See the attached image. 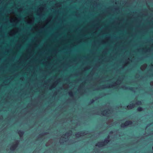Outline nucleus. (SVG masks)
I'll use <instances>...</instances> for the list:
<instances>
[{
	"mask_svg": "<svg viewBox=\"0 0 153 153\" xmlns=\"http://www.w3.org/2000/svg\"><path fill=\"white\" fill-rule=\"evenodd\" d=\"M103 109L101 108H100V111H98L96 113V114L100 115H102L106 117H111L112 115V111L111 109H108L107 110H105L103 111H102Z\"/></svg>",
	"mask_w": 153,
	"mask_h": 153,
	"instance_id": "obj_1",
	"label": "nucleus"
},
{
	"mask_svg": "<svg viewBox=\"0 0 153 153\" xmlns=\"http://www.w3.org/2000/svg\"><path fill=\"white\" fill-rule=\"evenodd\" d=\"M72 133L71 131H70L66 133L65 135H63L60 138L59 142L61 143H64V142L67 141L69 137L72 134Z\"/></svg>",
	"mask_w": 153,
	"mask_h": 153,
	"instance_id": "obj_2",
	"label": "nucleus"
},
{
	"mask_svg": "<svg viewBox=\"0 0 153 153\" xmlns=\"http://www.w3.org/2000/svg\"><path fill=\"white\" fill-rule=\"evenodd\" d=\"M122 82V80L120 78H119L116 82L112 84H111L108 85H103L102 88H109L110 87H113L116 86L117 85H119L121 84Z\"/></svg>",
	"mask_w": 153,
	"mask_h": 153,
	"instance_id": "obj_3",
	"label": "nucleus"
},
{
	"mask_svg": "<svg viewBox=\"0 0 153 153\" xmlns=\"http://www.w3.org/2000/svg\"><path fill=\"white\" fill-rule=\"evenodd\" d=\"M109 142V140H108V138L107 139L106 138L104 141L98 143L96 145V146H97L100 147H102L106 145Z\"/></svg>",
	"mask_w": 153,
	"mask_h": 153,
	"instance_id": "obj_4",
	"label": "nucleus"
},
{
	"mask_svg": "<svg viewBox=\"0 0 153 153\" xmlns=\"http://www.w3.org/2000/svg\"><path fill=\"white\" fill-rule=\"evenodd\" d=\"M141 104V101H138L136 102L135 104H134L133 103L130 104L129 105L126 107V108L128 109H131L134 108L135 105H140Z\"/></svg>",
	"mask_w": 153,
	"mask_h": 153,
	"instance_id": "obj_5",
	"label": "nucleus"
},
{
	"mask_svg": "<svg viewBox=\"0 0 153 153\" xmlns=\"http://www.w3.org/2000/svg\"><path fill=\"white\" fill-rule=\"evenodd\" d=\"M132 122L131 121H127L125 122L124 124H122L121 127L122 128H124L127 127V126L132 124Z\"/></svg>",
	"mask_w": 153,
	"mask_h": 153,
	"instance_id": "obj_6",
	"label": "nucleus"
},
{
	"mask_svg": "<svg viewBox=\"0 0 153 153\" xmlns=\"http://www.w3.org/2000/svg\"><path fill=\"white\" fill-rule=\"evenodd\" d=\"M25 21V22H27L28 24L31 25L34 23L35 21V18L34 17H33L31 20H28L26 18Z\"/></svg>",
	"mask_w": 153,
	"mask_h": 153,
	"instance_id": "obj_7",
	"label": "nucleus"
},
{
	"mask_svg": "<svg viewBox=\"0 0 153 153\" xmlns=\"http://www.w3.org/2000/svg\"><path fill=\"white\" fill-rule=\"evenodd\" d=\"M87 133H85L84 131L79 132L75 134V135L76 137H79L84 136L85 135H86Z\"/></svg>",
	"mask_w": 153,
	"mask_h": 153,
	"instance_id": "obj_8",
	"label": "nucleus"
},
{
	"mask_svg": "<svg viewBox=\"0 0 153 153\" xmlns=\"http://www.w3.org/2000/svg\"><path fill=\"white\" fill-rule=\"evenodd\" d=\"M19 142L18 141H16V143L14 145H13L10 148V150L12 151H13L15 150L16 148L17 147Z\"/></svg>",
	"mask_w": 153,
	"mask_h": 153,
	"instance_id": "obj_9",
	"label": "nucleus"
},
{
	"mask_svg": "<svg viewBox=\"0 0 153 153\" xmlns=\"http://www.w3.org/2000/svg\"><path fill=\"white\" fill-rule=\"evenodd\" d=\"M17 33V32L15 30H12L9 33V36H13L15 35Z\"/></svg>",
	"mask_w": 153,
	"mask_h": 153,
	"instance_id": "obj_10",
	"label": "nucleus"
},
{
	"mask_svg": "<svg viewBox=\"0 0 153 153\" xmlns=\"http://www.w3.org/2000/svg\"><path fill=\"white\" fill-rule=\"evenodd\" d=\"M147 67V65L146 64H145L142 65L140 67V69L142 71H143Z\"/></svg>",
	"mask_w": 153,
	"mask_h": 153,
	"instance_id": "obj_11",
	"label": "nucleus"
},
{
	"mask_svg": "<svg viewBox=\"0 0 153 153\" xmlns=\"http://www.w3.org/2000/svg\"><path fill=\"white\" fill-rule=\"evenodd\" d=\"M45 9V7L43 6H41L39 7L38 9V12H43Z\"/></svg>",
	"mask_w": 153,
	"mask_h": 153,
	"instance_id": "obj_12",
	"label": "nucleus"
},
{
	"mask_svg": "<svg viewBox=\"0 0 153 153\" xmlns=\"http://www.w3.org/2000/svg\"><path fill=\"white\" fill-rule=\"evenodd\" d=\"M22 44L21 43L18 42L17 44L16 48L18 49H20L22 47Z\"/></svg>",
	"mask_w": 153,
	"mask_h": 153,
	"instance_id": "obj_13",
	"label": "nucleus"
},
{
	"mask_svg": "<svg viewBox=\"0 0 153 153\" xmlns=\"http://www.w3.org/2000/svg\"><path fill=\"white\" fill-rule=\"evenodd\" d=\"M52 19L51 17H49L45 21V23L46 24H48L51 21Z\"/></svg>",
	"mask_w": 153,
	"mask_h": 153,
	"instance_id": "obj_14",
	"label": "nucleus"
},
{
	"mask_svg": "<svg viewBox=\"0 0 153 153\" xmlns=\"http://www.w3.org/2000/svg\"><path fill=\"white\" fill-rule=\"evenodd\" d=\"M21 19V18H16L15 19L16 20V23L15 24V26H16L17 23L20 21Z\"/></svg>",
	"mask_w": 153,
	"mask_h": 153,
	"instance_id": "obj_15",
	"label": "nucleus"
},
{
	"mask_svg": "<svg viewBox=\"0 0 153 153\" xmlns=\"http://www.w3.org/2000/svg\"><path fill=\"white\" fill-rule=\"evenodd\" d=\"M18 134L19 135L20 137H22L24 134V132L21 131H18Z\"/></svg>",
	"mask_w": 153,
	"mask_h": 153,
	"instance_id": "obj_16",
	"label": "nucleus"
},
{
	"mask_svg": "<svg viewBox=\"0 0 153 153\" xmlns=\"http://www.w3.org/2000/svg\"><path fill=\"white\" fill-rule=\"evenodd\" d=\"M10 22L11 23H13V25L15 26V24L16 23V20L13 19V18H11L10 19Z\"/></svg>",
	"mask_w": 153,
	"mask_h": 153,
	"instance_id": "obj_17",
	"label": "nucleus"
},
{
	"mask_svg": "<svg viewBox=\"0 0 153 153\" xmlns=\"http://www.w3.org/2000/svg\"><path fill=\"white\" fill-rule=\"evenodd\" d=\"M83 85L82 84H81L80 85L78 89V91L80 93H82L81 92V90L82 89V87Z\"/></svg>",
	"mask_w": 153,
	"mask_h": 153,
	"instance_id": "obj_18",
	"label": "nucleus"
},
{
	"mask_svg": "<svg viewBox=\"0 0 153 153\" xmlns=\"http://www.w3.org/2000/svg\"><path fill=\"white\" fill-rule=\"evenodd\" d=\"M38 12L37 13V15L38 16H42L44 15V14L43 13V12Z\"/></svg>",
	"mask_w": 153,
	"mask_h": 153,
	"instance_id": "obj_19",
	"label": "nucleus"
},
{
	"mask_svg": "<svg viewBox=\"0 0 153 153\" xmlns=\"http://www.w3.org/2000/svg\"><path fill=\"white\" fill-rule=\"evenodd\" d=\"M60 82V79H59L57 80L53 84L55 85V86H56L59 84Z\"/></svg>",
	"mask_w": 153,
	"mask_h": 153,
	"instance_id": "obj_20",
	"label": "nucleus"
},
{
	"mask_svg": "<svg viewBox=\"0 0 153 153\" xmlns=\"http://www.w3.org/2000/svg\"><path fill=\"white\" fill-rule=\"evenodd\" d=\"M56 87V86H55V85L53 84V85H52L50 86L49 88V89L50 90H51L52 89L55 88Z\"/></svg>",
	"mask_w": 153,
	"mask_h": 153,
	"instance_id": "obj_21",
	"label": "nucleus"
},
{
	"mask_svg": "<svg viewBox=\"0 0 153 153\" xmlns=\"http://www.w3.org/2000/svg\"><path fill=\"white\" fill-rule=\"evenodd\" d=\"M91 68V66L90 65H88L86 67H85L84 68L85 71H87L90 69Z\"/></svg>",
	"mask_w": 153,
	"mask_h": 153,
	"instance_id": "obj_22",
	"label": "nucleus"
},
{
	"mask_svg": "<svg viewBox=\"0 0 153 153\" xmlns=\"http://www.w3.org/2000/svg\"><path fill=\"white\" fill-rule=\"evenodd\" d=\"M69 95L71 97H73L74 96V94L73 92L71 91H70L68 93Z\"/></svg>",
	"mask_w": 153,
	"mask_h": 153,
	"instance_id": "obj_23",
	"label": "nucleus"
},
{
	"mask_svg": "<svg viewBox=\"0 0 153 153\" xmlns=\"http://www.w3.org/2000/svg\"><path fill=\"white\" fill-rule=\"evenodd\" d=\"M113 121L112 120L110 119V122L109 121H108L107 122V124H110V125H112V123H113Z\"/></svg>",
	"mask_w": 153,
	"mask_h": 153,
	"instance_id": "obj_24",
	"label": "nucleus"
},
{
	"mask_svg": "<svg viewBox=\"0 0 153 153\" xmlns=\"http://www.w3.org/2000/svg\"><path fill=\"white\" fill-rule=\"evenodd\" d=\"M23 10V8L22 7H20L18 9V11L19 12L21 13Z\"/></svg>",
	"mask_w": 153,
	"mask_h": 153,
	"instance_id": "obj_25",
	"label": "nucleus"
},
{
	"mask_svg": "<svg viewBox=\"0 0 153 153\" xmlns=\"http://www.w3.org/2000/svg\"><path fill=\"white\" fill-rule=\"evenodd\" d=\"M137 110L138 111H141L142 110V108L141 107H139L137 108Z\"/></svg>",
	"mask_w": 153,
	"mask_h": 153,
	"instance_id": "obj_26",
	"label": "nucleus"
},
{
	"mask_svg": "<svg viewBox=\"0 0 153 153\" xmlns=\"http://www.w3.org/2000/svg\"><path fill=\"white\" fill-rule=\"evenodd\" d=\"M106 43V41L105 40H102L101 42L102 44H105Z\"/></svg>",
	"mask_w": 153,
	"mask_h": 153,
	"instance_id": "obj_27",
	"label": "nucleus"
},
{
	"mask_svg": "<svg viewBox=\"0 0 153 153\" xmlns=\"http://www.w3.org/2000/svg\"><path fill=\"white\" fill-rule=\"evenodd\" d=\"M48 59L50 60L52 58V57L51 56H49L48 57Z\"/></svg>",
	"mask_w": 153,
	"mask_h": 153,
	"instance_id": "obj_28",
	"label": "nucleus"
},
{
	"mask_svg": "<svg viewBox=\"0 0 153 153\" xmlns=\"http://www.w3.org/2000/svg\"><path fill=\"white\" fill-rule=\"evenodd\" d=\"M17 32V33L19 31V29L18 28H16L15 30Z\"/></svg>",
	"mask_w": 153,
	"mask_h": 153,
	"instance_id": "obj_29",
	"label": "nucleus"
},
{
	"mask_svg": "<svg viewBox=\"0 0 153 153\" xmlns=\"http://www.w3.org/2000/svg\"><path fill=\"white\" fill-rule=\"evenodd\" d=\"M94 101V100L93 99L90 102V104H91L93 103Z\"/></svg>",
	"mask_w": 153,
	"mask_h": 153,
	"instance_id": "obj_30",
	"label": "nucleus"
},
{
	"mask_svg": "<svg viewBox=\"0 0 153 153\" xmlns=\"http://www.w3.org/2000/svg\"><path fill=\"white\" fill-rule=\"evenodd\" d=\"M110 36H108L106 37V39L107 40L109 39H110Z\"/></svg>",
	"mask_w": 153,
	"mask_h": 153,
	"instance_id": "obj_31",
	"label": "nucleus"
},
{
	"mask_svg": "<svg viewBox=\"0 0 153 153\" xmlns=\"http://www.w3.org/2000/svg\"><path fill=\"white\" fill-rule=\"evenodd\" d=\"M55 5H58V6L59 7H60L61 6V5L60 4H59L58 3H56Z\"/></svg>",
	"mask_w": 153,
	"mask_h": 153,
	"instance_id": "obj_32",
	"label": "nucleus"
},
{
	"mask_svg": "<svg viewBox=\"0 0 153 153\" xmlns=\"http://www.w3.org/2000/svg\"><path fill=\"white\" fill-rule=\"evenodd\" d=\"M47 63V62H45V61H44L43 62V64H46V63Z\"/></svg>",
	"mask_w": 153,
	"mask_h": 153,
	"instance_id": "obj_33",
	"label": "nucleus"
},
{
	"mask_svg": "<svg viewBox=\"0 0 153 153\" xmlns=\"http://www.w3.org/2000/svg\"><path fill=\"white\" fill-rule=\"evenodd\" d=\"M2 29V27H0V31Z\"/></svg>",
	"mask_w": 153,
	"mask_h": 153,
	"instance_id": "obj_34",
	"label": "nucleus"
},
{
	"mask_svg": "<svg viewBox=\"0 0 153 153\" xmlns=\"http://www.w3.org/2000/svg\"><path fill=\"white\" fill-rule=\"evenodd\" d=\"M112 131H111L109 133V134L111 135V134H112Z\"/></svg>",
	"mask_w": 153,
	"mask_h": 153,
	"instance_id": "obj_35",
	"label": "nucleus"
},
{
	"mask_svg": "<svg viewBox=\"0 0 153 153\" xmlns=\"http://www.w3.org/2000/svg\"><path fill=\"white\" fill-rule=\"evenodd\" d=\"M56 35H57V34H55L53 35V36H56Z\"/></svg>",
	"mask_w": 153,
	"mask_h": 153,
	"instance_id": "obj_36",
	"label": "nucleus"
},
{
	"mask_svg": "<svg viewBox=\"0 0 153 153\" xmlns=\"http://www.w3.org/2000/svg\"><path fill=\"white\" fill-rule=\"evenodd\" d=\"M100 28V27H98L97 28V29H99Z\"/></svg>",
	"mask_w": 153,
	"mask_h": 153,
	"instance_id": "obj_37",
	"label": "nucleus"
},
{
	"mask_svg": "<svg viewBox=\"0 0 153 153\" xmlns=\"http://www.w3.org/2000/svg\"><path fill=\"white\" fill-rule=\"evenodd\" d=\"M138 124V122H137V123L136 124L137 125V124Z\"/></svg>",
	"mask_w": 153,
	"mask_h": 153,
	"instance_id": "obj_38",
	"label": "nucleus"
},
{
	"mask_svg": "<svg viewBox=\"0 0 153 153\" xmlns=\"http://www.w3.org/2000/svg\"><path fill=\"white\" fill-rule=\"evenodd\" d=\"M151 125V124H149V125ZM149 126V125H148L147 126V127H148Z\"/></svg>",
	"mask_w": 153,
	"mask_h": 153,
	"instance_id": "obj_39",
	"label": "nucleus"
},
{
	"mask_svg": "<svg viewBox=\"0 0 153 153\" xmlns=\"http://www.w3.org/2000/svg\"><path fill=\"white\" fill-rule=\"evenodd\" d=\"M109 136H108V137L109 138Z\"/></svg>",
	"mask_w": 153,
	"mask_h": 153,
	"instance_id": "obj_40",
	"label": "nucleus"
},
{
	"mask_svg": "<svg viewBox=\"0 0 153 153\" xmlns=\"http://www.w3.org/2000/svg\"><path fill=\"white\" fill-rule=\"evenodd\" d=\"M46 146H48V145H47V144H46Z\"/></svg>",
	"mask_w": 153,
	"mask_h": 153,
	"instance_id": "obj_41",
	"label": "nucleus"
},
{
	"mask_svg": "<svg viewBox=\"0 0 153 153\" xmlns=\"http://www.w3.org/2000/svg\"><path fill=\"white\" fill-rule=\"evenodd\" d=\"M44 26L42 28H43L44 27Z\"/></svg>",
	"mask_w": 153,
	"mask_h": 153,
	"instance_id": "obj_42",
	"label": "nucleus"
},
{
	"mask_svg": "<svg viewBox=\"0 0 153 153\" xmlns=\"http://www.w3.org/2000/svg\"><path fill=\"white\" fill-rule=\"evenodd\" d=\"M126 89H128V88H126Z\"/></svg>",
	"mask_w": 153,
	"mask_h": 153,
	"instance_id": "obj_43",
	"label": "nucleus"
},
{
	"mask_svg": "<svg viewBox=\"0 0 153 153\" xmlns=\"http://www.w3.org/2000/svg\"><path fill=\"white\" fill-rule=\"evenodd\" d=\"M152 149H153V147H152Z\"/></svg>",
	"mask_w": 153,
	"mask_h": 153,
	"instance_id": "obj_44",
	"label": "nucleus"
},
{
	"mask_svg": "<svg viewBox=\"0 0 153 153\" xmlns=\"http://www.w3.org/2000/svg\"><path fill=\"white\" fill-rule=\"evenodd\" d=\"M57 51H56V53H57Z\"/></svg>",
	"mask_w": 153,
	"mask_h": 153,
	"instance_id": "obj_45",
	"label": "nucleus"
}]
</instances>
